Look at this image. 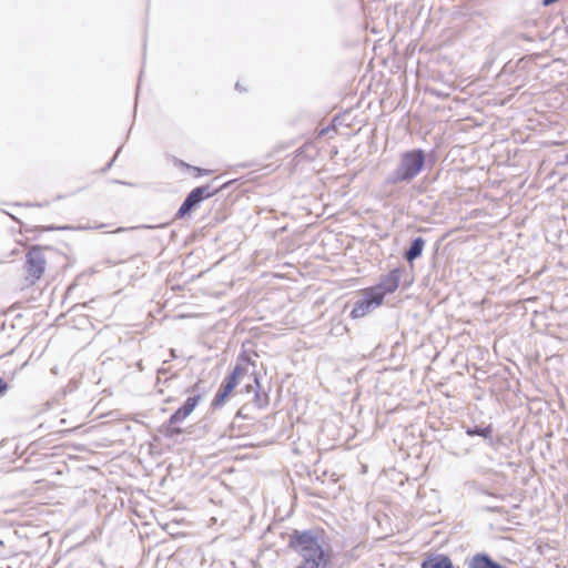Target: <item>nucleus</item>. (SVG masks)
I'll return each mask as SVG.
<instances>
[{"instance_id":"f257e3e1","label":"nucleus","mask_w":568,"mask_h":568,"mask_svg":"<svg viewBox=\"0 0 568 568\" xmlns=\"http://www.w3.org/2000/svg\"><path fill=\"white\" fill-rule=\"evenodd\" d=\"M288 547L298 554L301 562L296 568H329L331 546L320 529L294 530Z\"/></svg>"},{"instance_id":"f03ea898","label":"nucleus","mask_w":568,"mask_h":568,"mask_svg":"<svg viewBox=\"0 0 568 568\" xmlns=\"http://www.w3.org/2000/svg\"><path fill=\"white\" fill-rule=\"evenodd\" d=\"M426 154L422 149H413L399 155L396 168L387 175V184L409 183L425 168Z\"/></svg>"},{"instance_id":"7ed1b4c3","label":"nucleus","mask_w":568,"mask_h":568,"mask_svg":"<svg viewBox=\"0 0 568 568\" xmlns=\"http://www.w3.org/2000/svg\"><path fill=\"white\" fill-rule=\"evenodd\" d=\"M229 182L222 184L220 187L212 189L210 184L194 187L184 199L179 207L175 217L183 219L196 209L204 200L215 196L220 191L225 189Z\"/></svg>"},{"instance_id":"20e7f679","label":"nucleus","mask_w":568,"mask_h":568,"mask_svg":"<svg viewBox=\"0 0 568 568\" xmlns=\"http://www.w3.org/2000/svg\"><path fill=\"white\" fill-rule=\"evenodd\" d=\"M200 399L201 395L190 396L184 404L170 416L168 424L165 425L166 433L169 435H181L183 433L182 428L175 427V425L182 423L192 414L199 405Z\"/></svg>"},{"instance_id":"39448f33","label":"nucleus","mask_w":568,"mask_h":568,"mask_svg":"<svg viewBox=\"0 0 568 568\" xmlns=\"http://www.w3.org/2000/svg\"><path fill=\"white\" fill-rule=\"evenodd\" d=\"M47 260L43 248L39 245L32 246L26 254V270L32 283L40 280L45 270Z\"/></svg>"},{"instance_id":"423d86ee","label":"nucleus","mask_w":568,"mask_h":568,"mask_svg":"<svg viewBox=\"0 0 568 568\" xmlns=\"http://www.w3.org/2000/svg\"><path fill=\"white\" fill-rule=\"evenodd\" d=\"M383 300L378 296L371 287L363 292L361 298L354 303V307L351 312L352 318H361L371 313L376 307L383 304Z\"/></svg>"},{"instance_id":"0eeeda50","label":"nucleus","mask_w":568,"mask_h":568,"mask_svg":"<svg viewBox=\"0 0 568 568\" xmlns=\"http://www.w3.org/2000/svg\"><path fill=\"white\" fill-rule=\"evenodd\" d=\"M404 268L395 267L381 276L379 282L371 288L384 301L385 296L394 293L400 283Z\"/></svg>"},{"instance_id":"6e6552de","label":"nucleus","mask_w":568,"mask_h":568,"mask_svg":"<svg viewBox=\"0 0 568 568\" xmlns=\"http://www.w3.org/2000/svg\"><path fill=\"white\" fill-rule=\"evenodd\" d=\"M466 564L468 568H508L487 552H476L466 560Z\"/></svg>"},{"instance_id":"1a4fd4ad","label":"nucleus","mask_w":568,"mask_h":568,"mask_svg":"<svg viewBox=\"0 0 568 568\" xmlns=\"http://www.w3.org/2000/svg\"><path fill=\"white\" fill-rule=\"evenodd\" d=\"M244 376H247V368L241 363H237L233 371L224 378L220 387L231 394Z\"/></svg>"},{"instance_id":"9d476101","label":"nucleus","mask_w":568,"mask_h":568,"mask_svg":"<svg viewBox=\"0 0 568 568\" xmlns=\"http://www.w3.org/2000/svg\"><path fill=\"white\" fill-rule=\"evenodd\" d=\"M248 378L253 381V383L255 384V387H253V385L251 383H247L245 385V392L254 393V404L257 408L262 409V408L266 407L268 405V394L265 392H263V393L261 392L260 382H258V378L256 375H253V376L250 375Z\"/></svg>"},{"instance_id":"9b49d317","label":"nucleus","mask_w":568,"mask_h":568,"mask_svg":"<svg viewBox=\"0 0 568 568\" xmlns=\"http://www.w3.org/2000/svg\"><path fill=\"white\" fill-rule=\"evenodd\" d=\"M420 568H455L452 559L445 554L428 555L420 564Z\"/></svg>"},{"instance_id":"f8f14e48","label":"nucleus","mask_w":568,"mask_h":568,"mask_svg":"<svg viewBox=\"0 0 568 568\" xmlns=\"http://www.w3.org/2000/svg\"><path fill=\"white\" fill-rule=\"evenodd\" d=\"M425 246V240L422 236L415 237L409 247L404 252V257L408 263H413L415 260L422 256Z\"/></svg>"},{"instance_id":"ddd939ff","label":"nucleus","mask_w":568,"mask_h":568,"mask_svg":"<svg viewBox=\"0 0 568 568\" xmlns=\"http://www.w3.org/2000/svg\"><path fill=\"white\" fill-rule=\"evenodd\" d=\"M465 433L471 437L480 436V437L485 438L486 440H488L489 446H495V442L493 438L494 427L491 424L484 426V427L478 426V425L468 426V427H466Z\"/></svg>"},{"instance_id":"4468645a","label":"nucleus","mask_w":568,"mask_h":568,"mask_svg":"<svg viewBox=\"0 0 568 568\" xmlns=\"http://www.w3.org/2000/svg\"><path fill=\"white\" fill-rule=\"evenodd\" d=\"M229 393H226L221 387L219 388L217 393L215 394L213 400H212V407L213 408H220L224 405L226 398L229 397Z\"/></svg>"},{"instance_id":"2eb2a0df","label":"nucleus","mask_w":568,"mask_h":568,"mask_svg":"<svg viewBox=\"0 0 568 568\" xmlns=\"http://www.w3.org/2000/svg\"><path fill=\"white\" fill-rule=\"evenodd\" d=\"M11 551L4 549V541L0 539V558H7L11 556Z\"/></svg>"},{"instance_id":"dca6fc26","label":"nucleus","mask_w":568,"mask_h":568,"mask_svg":"<svg viewBox=\"0 0 568 568\" xmlns=\"http://www.w3.org/2000/svg\"><path fill=\"white\" fill-rule=\"evenodd\" d=\"M192 169L194 170L196 176L209 175L211 173V170L207 169H202L197 166H192Z\"/></svg>"},{"instance_id":"f3484780","label":"nucleus","mask_w":568,"mask_h":568,"mask_svg":"<svg viewBox=\"0 0 568 568\" xmlns=\"http://www.w3.org/2000/svg\"><path fill=\"white\" fill-rule=\"evenodd\" d=\"M9 389L8 383L0 376V397Z\"/></svg>"},{"instance_id":"a211bd4d","label":"nucleus","mask_w":568,"mask_h":568,"mask_svg":"<svg viewBox=\"0 0 568 568\" xmlns=\"http://www.w3.org/2000/svg\"><path fill=\"white\" fill-rule=\"evenodd\" d=\"M120 151H121V148H120V149H118V151H116V153L114 154V156H113V158L111 159V161L106 164V166H105L104 171L109 170V169L113 165V163H114V161L116 160V158H118V155H119Z\"/></svg>"},{"instance_id":"6ab92c4d","label":"nucleus","mask_w":568,"mask_h":568,"mask_svg":"<svg viewBox=\"0 0 568 568\" xmlns=\"http://www.w3.org/2000/svg\"><path fill=\"white\" fill-rule=\"evenodd\" d=\"M485 510L488 513H499L501 508L498 506H486Z\"/></svg>"},{"instance_id":"aec40b11","label":"nucleus","mask_w":568,"mask_h":568,"mask_svg":"<svg viewBox=\"0 0 568 568\" xmlns=\"http://www.w3.org/2000/svg\"><path fill=\"white\" fill-rule=\"evenodd\" d=\"M239 362H245L247 364H251L250 358L245 354H241L239 357Z\"/></svg>"},{"instance_id":"412c9836","label":"nucleus","mask_w":568,"mask_h":568,"mask_svg":"<svg viewBox=\"0 0 568 568\" xmlns=\"http://www.w3.org/2000/svg\"><path fill=\"white\" fill-rule=\"evenodd\" d=\"M128 230L129 229H126V227H118L115 231H113V233H121V232H125Z\"/></svg>"},{"instance_id":"4be33fe9","label":"nucleus","mask_w":568,"mask_h":568,"mask_svg":"<svg viewBox=\"0 0 568 568\" xmlns=\"http://www.w3.org/2000/svg\"><path fill=\"white\" fill-rule=\"evenodd\" d=\"M64 229H65V227H59V230H64ZM47 230L52 231V230H58V227L50 226V227H48Z\"/></svg>"},{"instance_id":"5701e85b","label":"nucleus","mask_w":568,"mask_h":568,"mask_svg":"<svg viewBox=\"0 0 568 568\" xmlns=\"http://www.w3.org/2000/svg\"><path fill=\"white\" fill-rule=\"evenodd\" d=\"M235 89H236V90H239V91H242V90H243V89H242V85H241L239 82L235 84Z\"/></svg>"},{"instance_id":"b1692460","label":"nucleus","mask_w":568,"mask_h":568,"mask_svg":"<svg viewBox=\"0 0 568 568\" xmlns=\"http://www.w3.org/2000/svg\"><path fill=\"white\" fill-rule=\"evenodd\" d=\"M158 373H159V374H161V373H165V369H164V368H161V369H159V371H158Z\"/></svg>"},{"instance_id":"393cba45","label":"nucleus","mask_w":568,"mask_h":568,"mask_svg":"<svg viewBox=\"0 0 568 568\" xmlns=\"http://www.w3.org/2000/svg\"><path fill=\"white\" fill-rule=\"evenodd\" d=\"M171 356L175 357V352H174V349H171Z\"/></svg>"},{"instance_id":"a878e982","label":"nucleus","mask_w":568,"mask_h":568,"mask_svg":"<svg viewBox=\"0 0 568 568\" xmlns=\"http://www.w3.org/2000/svg\"><path fill=\"white\" fill-rule=\"evenodd\" d=\"M566 161L568 162V154L566 155Z\"/></svg>"}]
</instances>
